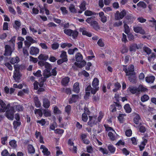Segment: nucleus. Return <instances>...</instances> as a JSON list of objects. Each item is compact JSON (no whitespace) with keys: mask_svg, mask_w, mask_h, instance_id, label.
<instances>
[{"mask_svg":"<svg viewBox=\"0 0 156 156\" xmlns=\"http://www.w3.org/2000/svg\"><path fill=\"white\" fill-rule=\"evenodd\" d=\"M0 111L1 112H5L7 110L6 112V116L9 119L13 120V115L15 112L14 108L15 107L16 105L14 106H10L9 104H8L6 106L4 102L0 99Z\"/></svg>","mask_w":156,"mask_h":156,"instance_id":"1","label":"nucleus"},{"mask_svg":"<svg viewBox=\"0 0 156 156\" xmlns=\"http://www.w3.org/2000/svg\"><path fill=\"white\" fill-rule=\"evenodd\" d=\"M99 83L98 79L97 78H95L92 83V86L93 88H92L90 85L87 87L86 89V94L84 97L85 99H87L90 96V91L92 94H94L99 89Z\"/></svg>","mask_w":156,"mask_h":156,"instance_id":"2","label":"nucleus"},{"mask_svg":"<svg viewBox=\"0 0 156 156\" xmlns=\"http://www.w3.org/2000/svg\"><path fill=\"white\" fill-rule=\"evenodd\" d=\"M104 126L106 131H109L108 135L111 140L114 141L118 138L119 135L112 127H108L106 125H104Z\"/></svg>","mask_w":156,"mask_h":156,"instance_id":"3","label":"nucleus"},{"mask_svg":"<svg viewBox=\"0 0 156 156\" xmlns=\"http://www.w3.org/2000/svg\"><path fill=\"white\" fill-rule=\"evenodd\" d=\"M134 66L133 65L129 66L127 68L126 66H125L123 68V70L126 73V75L127 76H128L129 80L131 81L132 82V80L130 78V76H132L134 78V76L135 75V73L134 72Z\"/></svg>","mask_w":156,"mask_h":156,"instance_id":"4","label":"nucleus"},{"mask_svg":"<svg viewBox=\"0 0 156 156\" xmlns=\"http://www.w3.org/2000/svg\"><path fill=\"white\" fill-rule=\"evenodd\" d=\"M14 68L15 70L14 72L13 77L16 82H19L21 76L19 72V66L18 65H14Z\"/></svg>","mask_w":156,"mask_h":156,"instance_id":"5","label":"nucleus"},{"mask_svg":"<svg viewBox=\"0 0 156 156\" xmlns=\"http://www.w3.org/2000/svg\"><path fill=\"white\" fill-rule=\"evenodd\" d=\"M86 21L91 26H92L95 30H97L99 29L100 27L98 25V22L93 20L92 18L89 17L86 20Z\"/></svg>","mask_w":156,"mask_h":156,"instance_id":"6","label":"nucleus"},{"mask_svg":"<svg viewBox=\"0 0 156 156\" xmlns=\"http://www.w3.org/2000/svg\"><path fill=\"white\" fill-rule=\"evenodd\" d=\"M64 33L69 36L72 35L73 38L76 37L78 35V33L76 30L73 31L69 29H65L64 30Z\"/></svg>","mask_w":156,"mask_h":156,"instance_id":"7","label":"nucleus"},{"mask_svg":"<svg viewBox=\"0 0 156 156\" xmlns=\"http://www.w3.org/2000/svg\"><path fill=\"white\" fill-rule=\"evenodd\" d=\"M98 119H97V116L94 115L89 116V121L88 122V124L89 126H92L97 123Z\"/></svg>","mask_w":156,"mask_h":156,"instance_id":"8","label":"nucleus"},{"mask_svg":"<svg viewBox=\"0 0 156 156\" xmlns=\"http://www.w3.org/2000/svg\"><path fill=\"white\" fill-rule=\"evenodd\" d=\"M42 80H41V82L40 83V84H39L37 82H35L34 83V89L37 90L38 89L39 87V86L40 88L38 89V91L41 92L44 91V89L42 88V87L43 85V82Z\"/></svg>","mask_w":156,"mask_h":156,"instance_id":"9","label":"nucleus"},{"mask_svg":"<svg viewBox=\"0 0 156 156\" xmlns=\"http://www.w3.org/2000/svg\"><path fill=\"white\" fill-rule=\"evenodd\" d=\"M126 12L125 10H123L121 12H119V11H117L115 16V18L116 20H119L120 19H122L124 16L126 15Z\"/></svg>","mask_w":156,"mask_h":156,"instance_id":"10","label":"nucleus"},{"mask_svg":"<svg viewBox=\"0 0 156 156\" xmlns=\"http://www.w3.org/2000/svg\"><path fill=\"white\" fill-rule=\"evenodd\" d=\"M13 50V48H12L8 45H6L5 46V52L4 55L5 56H9L11 55L12 52Z\"/></svg>","mask_w":156,"mask_h":156,"instance_id":"11","label":"nucleus"},{"mask_svg":"<svg viewBox=\"0 0 156 156\" xmlns=\"http://www.w3.org/2000/svg\"><path fill=\"white\" fill-rule=\"evenodd\" d=\"M39 52V49L37 47H31L30 48V53L32 55H36Z\"/></svg>","mask_w":156,"mask_h":156,"instance_id":"12","label":"nucleus"},{"mask_svg":"<svg viewBox=\"0 0 156 156\" xmlns=\"http://www.w3.org/2000/svg\"><path fill=\"white\" fill-rule=\"evenodd\" d=\"M80 96L79 95H73L69 100V103L71 104L77 101L80 99Z\"/></svg>","mask_w":156,"mask_h":156,"instance_id":"13","label":"nucleus"},{"mask_svg":"<svg viewBox=\"0 0 156 156\" xmlns=\"http://www.w3.org/2000/svg\"><path fill=\"white\" fill-rule=\"evenodd\" d=\"M90 112L87 108L84 109V112L82 115V120L84 122H86L88 119L87 115H89Z\"/></svg>","mask_w":156,"mask_h":156,"instance_id":"14","label":"nucleus"},{"mask_svg":"<svg viewBox=\"0 0 156 156\" xmlns=\"http://www.w3.org/2000/svg\"><path fill=\"white\" fill-rule=\"evenodd\" d=\"M133 30L135 32L137 33H140L141 34H145V32L142 28L139 26L133 27Z\"/></svg>","mask_w":156,"mask_h":156,"instance_id":"15","label":"nucleus"},{"mask_svg":"<svg viewBox=\"0 0 156 156\" xmlns=\"http://www.w3.org/2000/svg\"><path fill=\"white\" fill-rule=\"evenodd\" d=\"M43 75L44 76V77L41 78V80H42L43 81H44L46 80L47 78L51 76L50 70H45L44 71Z\"/></svg>","mask_w":156,"mask_h":156,"instance_id":"16","label":"nucleus"},{"mask_svg":"<svg viewBox=\"0 0 156 156\" xmlns=\"http://www.w3.org/2000/svg\"><path fill=\"white\" fill-rule=\"evenodd\" d=\"M40 148L42 150L44 155L48 156L50 154V152L48 151V149L44 145H41Z\"/></svg>","mask_w":156,"mask_h":156,"instance_id":"17","label":"nucleus"},{"mask_svg":"<svg viewBox=\"0 0 156 156\" xmlns=\"http://www.w3.org/2000/svg\"><path fill=\"white\" fill-rule=\"evenodd\" d=\"M147 24L149 26L153 27L155 26L156 24V20L154 18H151V19L149 20L147 22Z\"/></svg>","mask_w":156,"mask_h":156,"instance_id":"18","label":"nucleus"},{"mask_svg":"<svg viewBox=\"0 0 156 156\" xmlns=\"http://www.w3.org/2000/svg\"><path fill=\"white\" fill-rule=\"evenodd\" d=\"M115 105L118 106L119 108H121V106L117 103H114L112 105H111L110 107V110L112 112H115L116 111Z\"/></svg>","mask_w":156,"mask_h":156,"instance_id":"19","label":"nucleus"},{"mask_svg":"<svg viewBox=\"0 0 156 156\" xmlns=\"http://www.w3.org/2000/svg\"><path fill=\"white\" fill-rule=\"evenodd\" d=\"M86 3L85 1H83L80 5V8L81 10L80 11H78V12L80 13H82L83 11H84L86 9Z\"/></svg>","mask_w":156,"mask_h":156,"instance_id":"20","label":"nucleus"},{"mask_svg":"<svg viewBox=\"0 0 156 156\" xmlns=\"http://www.w3.org/2000/svg\"><path fill=\"white\" fill-rule=\"evenodd\" d=\"M35 135L37 138H39V141L41 143H44V141L43 140V138L41 136V133L40 132L36 131Z\"/></svg>","mask_w":156,"mask_h":156,"instance_id":"21","label":"nucleus"},{"mask_svg":"<svg viewBox=\"0 0 156 156\" xmlns=\"http://www.w3.org/2000/svg\"><path fill=\"white\" fill-rule=\"evenodd\" d=\"M127 90L133 94H134L138 92V89L136 87L131 86L128 88Z\"/></svg>","mask_w":156,"mask_h":156,"instance_id":"22","label":"nucleus"},{"mask_svg":"<svg viewBox=\"0 0 156 156\" xmlns=\"http://www.w3.org/2000/svg\"><path fill=\"white\" fill-rule=\"evenodd\" d=\"M99 16L101 18V20L103 23H105L107 21V17L104 15V13L102 12H99Z\"/></svg>","mask_w":156,"mask_h":156,"instance_id":"23","label":"nucleus"},{"mask_svg":"<svg viewBox=\"0 0 156 156\" xmlns=\"http://www.w3.org/2000/svg\"><path fill=\"white\" fill-rule=\"evenodd\" d=\"M126 115L124 114H120L118 117L119 121L120 123H122L126 119Z\"/></svg>","mask_w":156,"mask_h":156,"instance_id":"24","label":"nucleus"},{"mask_svg":"<svg viewBox=\"0 0 156 156\" xmlns=\"http://www.w3.org/2000/svg\"><path fill=\"white\" fill-rule=\"evenodd\" d=\"M79 83L78 82L75 83L73 86V91L76 93H78L80 91Z\"/></svg>","mask_w":156,"mask_h":156,"instance_id":"25","label":"nucleus"},{"mask_svg":"<svg viewBox=\"0 0 156 156\" xmlns=\"http://www.w3.org/2000/svg\"><path fill=\"white\" fill-rule=\"evenodd\" d=\"M127 23V21H126V20H125L123 21L124 32L126 34H128L129 32L130 29L129 27L126 24Z\"/></svg>","mask_w":156,"mask_h":156,"instance_id":"26","label":"nucleus"},{"mask_svg":"<svg viewBox=\"0 0 156 156\" xmlns=\"http://www.w3.org/2000/svg\"><path fill=\"white\" fill-rule=\"evenodd\" d=\"M80 30L81 32H82V34L84 35H86L87 37H91V34L89 32H87L86 30H84V28H80Z\"/></svg>","mask_w":156,"mask_h":156,"instance_id":"27","label":"nucleus"},{"mask_svg":"<svg viewBox=\"0 0 156 156\" xmlns=\"http://www.w3.org/2000/svg\"><path fill=\"white\" fill-rule=\"evenodd\" d=\"M48 58V56L46 54H41L38 56V58L40 60L46 61Z\"/></svg>","mask_w":156,"mask_h":156,"instance_id":"28","label":"nucleus"},{"mask_svg":"<svg viewBox=\"0 0 156 156\" xmlns=\"http://www.w3.org/2000/svg\"><path fill=\"white\" fill-rule=\"evenodd\" d=\"M43 106L46 108H48L50 105L49 101L46 98H44L43 101Z\"/></svg>","mask_w":156,"mask_h":156,"instance_id":"29","label":"nucleus"},{"mask_svg":"<svg viewBox=\"0 0 156 156\" xmlns=\"http://www.w3.org/2000/svg\"><path fill=\"white\" fill-rule=\"evenodd\" d=\"M155 79L154 76H150L147 77L146 78V81L148 83H153Z\"/></svg>","mask_w":156,"mask_h":156,"instance_id":"30","label":"nucleus"},{"mask_svg":"<svg viewBox=\"0 0 156 156\" xmlns=\"http://www.w3.org/2000/svg\"><path fill=\"white\" fill-rule=\"evenodd\" d=\"M34 113L36 116L38 118L39 117H41L42 115V112L41 110L40 109H35Z\"/></svg>","mask_w":156,"mask_h":156,"instance_id":"31","label":"nucleus"},{"mask_svg":"<svg viewBox=\"0 0 156 156\" xmlns=\"http://www.w3.org/2000/svg\"><path fill=\"white\" fill-rule=\"evenodd\" d=\"M117 147L121 149L122 147L125 146V143L122 140H119L116 144Z\"/></svg>","mask_w":156,"mask_h":156,"instance_id":"32","label":"nucleus"},{"mask_svg":"<svg viewBox=\"0 0 156 156\" xmlns=\"http://www.w3.org/2000/svg\"><path fill=\"white\" fill-rule=\"evenodd\" d=\"M69 81V78L68 77L63 78L62 80V84L64 86H66Z\"/></svg>","mask_w":156,"mask_h":156,"instance_id":"33","label":"nucleus"},{"mask_svg":"<svg viewBox=\"0 0 156 156\" xmlns=\"http://www.w3.org/2000/svg\"><path fill=\"white\" fill-rule=\"evenodd\" d=\"M124 108L126 112L127 113H130L131 112L132 109L128 104H126L124 106Z\"/></svg>","mask_w":156,"mask_h":156,"instance_id":"34","label":"nucleus"},{"mask_svg":"<svg viewBox=\"0 0 156 156\" xmlns=\"http://www.w3.org/2000/svg\"><path fill=\"white\" fill-rule=\"evenodd\" d=\"M137 49V44H132L130 46L129 50L130 51L135 52Z\"/></svg>","mask_w":156,"mask_h":156,"instance_id":"35","label":"nucleus"},{"mask_svg":"<svg viewBox=\"0 0 156 156\" xmlns=\"http://www.w3.org/2000/svg\"><path fill=\"white\" fill-rule=\"evenodd\" d=\"M14 90L15 89L12 88H11L9 90V88L7 87H5L4 88V91L6 94H11L13 93Z\"/></svg>","mask_w":156,"mask_h":156,"instance_id":"36","label":"nucleus"},{"mask_svg":"<svg viewBox=\"0 0 156 156\" xmlns=\"http://www.w3.org/2000/svg\"><path fill=\"white\" fill-rule=\"evenodd\" d=\"M140 120V117L139 115L137 114H136L133 119L134 123L137 124L139 123Z\"/></svg>","mask_w":156,"mask_h":156,"instance_id":"37","label":"nucleus"},{"mask_svg":"<svg viewBox=\"0 0 156 156\" xmlns=\"http://www.w3.org/2000/svg\"><path fill=\"white\" fill-rule=\"evenodd\" d=\"M108 148L109 151L112 154H114L115 151V148L112 145H109L108 146Z\"/></svg>","mask_w":156,"mask_h":156,"instance_id":"38","label":"nucleus"},{"mask_svg":"<svg viewBox=\"0 0 156 156\" xmlns=\"http://www.w3.org/2000/svg\"><path fill=\"white\" fill-rule=\"evenodd\" d=\"M76 60L77 62H81L83 59V57L81 54L77 53L75 56Z\"/></svg>","mask_w":156,"mask_h":156,"instance_id":"39","label":"nucleus"},{"mask_svg":"<svg viewBox=\"0 0 156 156\" xmlns=\"http://www.w3.org/2000/svg\"><path fill=\"white\" fill-rule=\"evenodd\" d=\"M19 61L20 59L18 57L12 58L10 60L11 63L13 64L17 63Z\"/></svg>","mask_w":156,"mask_h":156,"instance_id":"40","label":"nucleus"},{"mask_svg":"<svg viewBox=\"0 0 156 156\" xmlns=\"http://www.w3.org/2000/svg\"><path fill=\"white\" fill-rule=\"evenodd\" d=\"M155 57V55L154 53H152L148 56V59L150 62H152Z\"/></svg>","mask_w":156,"mask_h":156,"instance_id":"41","label":"nucleus"},{"mask_svg":"<svg viewBox=\"0 0 156 156\" xmlns=\"http://www.w3.org/2000/svg\"><path fill=\"white\" fill-rule=\"evenodd\" d=\"M14 24L13 25V27L16 30H18L21 25L20 22L18 20H16L15 21Z\"/></svg>","mask_w":156,"mask_h":156,"instance_id":"42","label":"nucleus"},{"mask_svg":"<svg viewBox=\"0 0 156 156\" xmlns=\"http://www.w3.org/2000/svg\"><path fill=\"white\" fill-rule=\"evenodd\" d=\"M44 115L46 117L51 116V111L48 109H44L43 110Z\"/></svg>","mask_w":156,"mask_h":156,"instance_id":"43","label":"nucleus"},{"mask_svg":"<svg viewBox=\"0 0 156 156\" xmlns=\"http://www.w3.org/2000/svg\"><path fill=\"white\" fill-rule=\"evenodd\" d=\"M84 14L85 16H90L93 15H95V13L91 11L87 10L85 12Z\"/></svg>","mask_w":156,"mask_h":156,"instance_id":"44","label":"nucleus"},{"mask_svg":"<svg viewBox=\"0 0 156 156\" xmlns=\"http://www.w3.org/2000/svg\"><path fill=\"white\" fill-rule=\"evenodd\" d=\"M70 11L72 13H76V10L75 8L74 5L73 4H71L69 6Z\"/></svg>","mask_w":156,"mask_h":156,"instance_id":"45","label":"nucleus"},{"mask_svg":"<svg viewBox=\"0 0 156 156\" xmlns=\"http://www.w3.org/2000/svg\"><path fill=\"white\" fill-rule=\"evenodd\" d=\"M72 46V44L70 43H63L61 44V47L62 48H64L66 47L69 48Z\"/></svg>","mask_w":156,"mask_h":156,"instance_id":"46","label":"nucleus"},{"mask_svg":"<svg viewBox=\"0 0 156 156\" xmlns=\"http://www.w3.org/2000/svg\"><path fill=\"white\" fill-rule=\"evenodd\" d=\"M137 5L138 7H142L144 8H145L146 7V3L143 2H140L137 4Z\"/></svg>","mask_w":156,"mask_h":156,"instance_id":"47","label":"nucleus"},{"mask_svg":"<svg viewBox=\"0 0 156 156\" xmlns=\"http://www.w3.org/2000/svg\"><path fill=\"white\" fill-rule=\"evenodd\" d=\"M28 152L30 153H33L35 152L34 148L32 145H29L28 146Z\"/></svg>","mask_w":156,"mask_h":156,"instance_id":"48","label":"nucleus"},{"mask_svg":"<svg viewBox=\"0 0 156 156\" xmlns=\"http://www.w3.org/2000/svg\"><path fill=\"white\" fill-rule=\"evenodd\" d=\"M34 101L36 106L37 107H39L41 106V103L37 97H35L34 98Z\"/></svg>","mask_w":156,"mask_h":156,"instance_id":"49","label":"nucleus"},{"mask_svg":"<svg viewBox=\"0 0 156 156\" xmlns=\"http://www.w3.org/2000/svg\"><path fill=\"white\" fill-rule=\"evenodd\" d=\"M138 89V91H145L147 90V89L144 87L142 85H140L137 88Z\"/></svg>","mask_w":156,"mask_h":156,"instance_id":"50","label":"nucleus"},{"mask_svg":"<svg viewBox=\"0 0 156 156\" xmlns=\"http://www.w3.org/2000/svg\"><path fill=\"white\" fill-rule=\"evenodd\" d=\"M33 74L34 76L37 77H41L42 76L41 74V70H38L37 72H34L33 73Z\"/></svg>","mask_w":156,"mask_h":156,"instance_id":"51","label":"nucleus"},{"mask_svg":"<svg viewBox=\"0 0 156 156\" xmlns=\"http://www.w3.org/2000/svg\"><path fill=\"white\" fill-rule=\"evenodd\" d=\"M21 123L20 122L17 121H14L13 123L14 128L15 129H16L17 127L20 125Z\"/></svg>","mask_w":156,"mask_h":156,"instance_id":"52","label":"nucleus"},{"mask_svg":"<svg viewBox=\"0 0 156 156\" xmlns=\"http://www.w3.org/2000/svg\"><path fill=\"white\" fill-rule=\"evenodd\" d=\"M86 64V62L85 61H83L81 62L80 63H77V62H75V65L76 66L79 67H81L82 66H83Z\"/></svg>","mask_w":156,"mask_h":156,"instance_id":"53","label":"nucleus"},{"mask_svg":"<svg viewBox=\"0 0 156 156\" xmlns=\"http://www.w3.org/2000/svg\"><path fill=\"white\" fill-rule=\"evenodd\" d=\"M115 88L113 90V91L114 92H116L121 87V86L120 84L118 83H116L115 84Z\"/></svg>","mask_w":156,"mask_h":156,"instance_id":"54","label":"nucleus"},{"mask_svg":"<svg viewBox=\"0 0 156 156\" xmlns=\"http://www.w3.org/2000/svg\"><path fill=\"white\" fill-rule=\"evenodd\" d=\"M82 75H83L86 77H88L89 76V73L85 70H83L79 73V76H81Z\"/></svg>","mask_w":156,"mask_h":156,"instance_id":"55","label":"nucleus"},{"mask_svg":"<svg viewBox=\"0 0 156 156\" xmlns=\"http://www.w3.org/2000/svg\"><path fill=\"white\" fill-rule=\"evenodd\" d=\"M9 145L12 147L14 148L16 146V142L14 140H12L9 142Z\"/></svg>","mask_w":156,"mask_h":156,"instance_id":"56","label":"nucleus"},{"mask_svg":"<svg viewBox=\"0 0 156 156\" xmlns=\"http://www.w3.org/2000/svg\"><path fill=\"white\" fill-rule=\"evenodd\" d=\"M149 99V97L147 95H144L142 96L141 98V101L142 102H145L147 101Z\"/></svg>","mask_w":156,"mask_h":156,"instance_id":"57","label":"nucleus"},{"mask_svg":"<svg viewBox=\"0 0 156 156\" xmlns=\"http://www.w3.org/2000/svg\"><path fill=\"white\" fill-rule=\"evenodd\" d=\"M26 40L30 42L31 44L34 43L36 42V41L35 40H34L33 38L30 36H27L26 37Z\"/></svg>","mask_w":156,"mask_h":156,"instance_id":"58","label":"nucleus"},{"mask_svg":"<svg viewBox=\"0 0 156 156\" xmlns=\"http://www.w3.org/2000/svg\"><path fill=\"white\" fill-rule=\"evenodd\" d=\"M122 153L126 155H127L129 154V151L127 150V149L124 148L121 149Z\"/></svg>","mask_w":156,"mask_h":156,"instance_id":"59","label":"nucleus"},{"mask_svg":"<svg viewBox=\"0 0 156 156\" xmlns=\"http://www.w3.org/2000/svg\"><path fill=\"white\" fill-rule=\"evenodd\" d=\"M143 49L148 54H151V49L146 47H144L143 48Z\"/></svg>","mask_w":156,"mask_h":156,"instance_id":"60","label":"nucleus"},{"mask_svg":"<svg viewBox=\"0 0 156 156\" xmlns=\"http://www.w3.org/2000/svg\"><path fill=\"white\" fill-rule=\"evenodd\" d=\"M78 49L77 48H75L73 49H69L68 51V53L70 55H73L75 51H76Z\"/></svg>","mask_w":156,"mask_h":156,"instance_id":"61","label":"nucleus"},{"mask_svg":"<svg viewBox=\"0 0 156 156\" xmlns=\"http://www.w3.org/2000/svg\"><path fill=\"white\" fill-rule=\"evenodd\" d=\"M99 151L104 154H107L108 153V151L106 148L100 147L99 148Z\"/></svg>","mask_w":156,"mask_h":156,"instance_id":"62","label":"nucleus"},{"mask_svg":"<svg viewBox=\"0 0 156 156\" xmlns=\"http://www.w3.org/2000/svg\"><path fill=\"white\" fill-rule=\"evenodd\" d=\"M36 122L37 123L41 124L42 126L44 125L46 123L45 120L44 119H42L40 120H37Z\"/></svg>","mask_w":156,"mask_h":156,"instance_id":"63","label":"nucleus"},{"mask_svg":"<svg viewBox=\"0 0 156 156\" xmlns=\"http://www.w3.org/2000/svg\"><path fill=\"white\" fill-rule=\"evenodd\" d=\"M57 127V124L56 122H54L51 124L50 126V129L51 130H54L55 128Z\"/></svg>","mask_w":156,"mask_h":156,"instance_id":"64","label":"nucleus"}]
</instances>
